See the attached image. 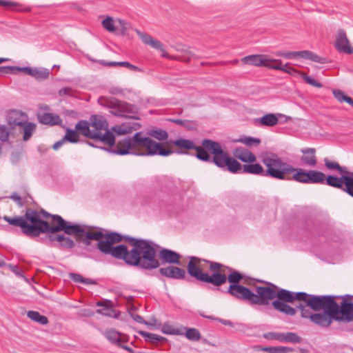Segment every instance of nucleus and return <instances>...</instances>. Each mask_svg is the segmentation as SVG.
I'll return each mask as SVG.
<instances>
[{
	"instance_id": "1",
	"label": "nucleus",
	"mask_w": 353,
	"mask_h": 353,
	"mask_svg": "<svg viewBox=\"0 0 353 353\" xmlns=\"http://www.w3.org/2000/svg\"><path fill=\"white\" fill-rule=\"evenodd\" d=\"M3 219L10 225L19 228L23 234L30 238L46 233V239L54 243V246L63 250L73 248L75 243L70 237L57 234L61 231L73 236L77 241L86 245L90 244V240H99L103 236L101 231H94L86 225L66 221L61 216L51 214L43 209L36 210L28 208L23 216H4Z\"/></svg>"
},
{
	"instance_id": "2",
	"label": "nucleus",
	"mask_w": 353,
	"mask_h": 353,
	"mask_svg": "<svg viewBox=\"0 0 353 353\" xmlns=\"http://www.w3.org/2000/svg\"><path fill=\"white\" fill-rule=\"evenodd\" d=\"M98 241L97 248L105 254L122 259L126 264L146 270H152L161 265L156 258L158 245L142 239L122 236L117 232L104 234Z\"/></svg>"
},
{
	"instance_id": "3",
	"label": "nucleus",
	"mask_w": 353,
	"mask_h": 353,
	"mask_svg": "<svg viewBox=\"0 0 353 353\" xmlns=\"http://www.w3.org/2000/svg\"><path fill=\"white\" fill-rule=\"evenodd\" d=\"M171 143L178 148L176 153L188 154L183 150H194L196 152V157L201 161L212 162L218 168L232 173L240 171L241 164L223 150L220 143L215 141L203 139L202 146H197L192 141L182 138L172 141Z\"/></svg>"
},
{
	"instance_id": "4",
	"label": "nucleus",
	"mask_w": 353,
	"mask_h": 353,
	"mask_svg": "<svg viewBox=\"0 0 353 353\" xmlns=\"http://www.w3.org/2000/svg\"><path fill=\"white\" fill-rule=\"evenodd\" d=\"M187 270L197 281L210 283L216 288L221 287L227 281L230 285H240L243 279V275L232 268L196 256L190 257Z\"/></svg>"
},
{
	"instance_id": "5",
	"label": "nucleus",
	"mask_w": 353,
	"mask_h": 353,
	"mask_svg": "<svg viewBox=\"0 0 353 353\" xmlns=\"http://www.w3.org/2000/svg\"><path fill=\"white\" fill-rule=\"evenodd\" d=\"M329 295L316 296L311 295L306 303V306L314 310L313 313L310 310L299 304L296 306L301 310V316L304 319H309L310 321L321 327H328L333 321H335L334 313L332 309L327 306V303Z\"/></svg>"
},
{
	"instance_id": "6",
	"label": "nucleus",
	"mask_w": 353,
	"mask_h": 353,
	"mask_svg": "<svg viewBox=\"0 0 353 353\" xmlns=\"http://www.w3.org/2000/svg\"><path fill=\"white\" fill-rule=\"evenodd\" d=\"M261 161L266 167L265 176L281 180H291L290 174L294 173L296 168L284 162L275 153L263 152L260 155Z\"/></svg>"
},
{
	"instance_id": "7",
	"label": "nucleus",
	"mask_w": 353,
	"mask_h": 353,
	"mask_svg": "<svg viewBox=\"0 0 353 353\" xmlns=\"http://www.w3.org/2000/svg\"><path fill=\"white\" fill-rule=\"evenodd\" d=\"M325 166L328 170H337L341 175L338 177L333 175L327 176V185L340 189L353 197V172L345 166H341L338 162L324 159Z\"/></svg>"
},
{
	"instance_id": "8",
	"label": "nucleus",
	"mask_w": 353,
	"mask_h": 353,
	"mask_svg": "<svg viewBox=\"0 0 353 353\" xmlns=\"http://www.w3.org/2000/svg\"><path fill=\"white\" fill-rule=\"evenodd\" d=\"M262 296H263V305H267L270 301L274 298L276 301H281L283 303H291L294 301H301L305 303L307 302L312 294H308L305 292H293L285 289L279 288L274 284L268 283V286H263V290H261Z\"/></svg>"
},
{
	"instance_id": "9",
	"label": "nucleus",
	"mask_w": 353,
	"mask_h": 353,
	"mask_svg": "<svg viewBox=\"0 0 353 353\" xmlns=\"http://www.w3.org/2000/svg\"><path fill=\"white\" fill-rule=\"evenodd\" d=\"M145 137L142 132L135 133L132 137L125 138L119 141L111 148L105 149L107 151L118 154L126 155L132 154L143 156Z\"/></svg>"
},
{
	"instance_id": "10",
	"label": "nucleus",
	"mask_w": 353,
	"mask_h": 353,
	"mask_svg": "<svg viewBox=\"0 0 353 353\" xmlns=\"http://www.w3.org/2000/svg\"><path fill=\"white\" fill-rule=\"evenodd\" d=\"M327 306L334 313L335 321L350 322L353 320V296H329Z\"/></svg>"
},
{
	"instance_id": "11",
	"label": "nucleus",
	"mask_w": 353,
	"mask_h": 353,
	"mask_svg": "<svg viewBox=\"0 0 353 353\" xmlns=\"http://www.w3.org/2000/svg\"><path fill=\"white\" fill-rule=\"evenodd\" d=\"M263 290V286H257L255 288L256 293H254L242 285H230L225 292L235 299L249 304L263 305V296L261 292Z\"/></svg>"
},
{
	"instance_id": "12",
	"label": "nucleus",
	"mask_w": 353,
	"mask_h": 353,
	"mask_svg": "<svg viewBox=\"0 0 353 353\" xmlns=\"http://www.w3.org/2000/svg\"><path fill=\"white\" fill-rule=\"evenodd\" d=\"M75 130L79 134L94 141H99L109 146L114 145V135L111 131H106L104 134L93 132L89 121L81 120L75 125Z\"/></svg>"
},
{
	"instance_id": "13",
	"label": "nucleus",
	"mask_w": 353,
	"mask_h": 353,
	"mask_svg": "<svg viewBox=\"0 0 353 353\" xmlns=\"http://www.w3.org/2000/svg\"><path fill=\"white\" fill-rule=\"evenodd\" d=\"M99 103L105 107L112 109L110 112L118 117H127L125 113L136 112V107L126 102L119 101L115 98L100 97Z\"/></svg>"
},
{
	"instance_id": "14",
	"label": "nucleus",
	"mask_w": 353,
	"mask_h": 353,
	"mask_svg": "<svg viewBox=\"0 0 353 353\" xmlns=\"http://www.w3.org/2000/svg\"><path fill=\"white\" fill-rule=\"evenodd\" d=\"M302 183H324L327 184L326 175L318 170H305L301 168H296L292 179Z\"/></svg>"
},
{
	"instance_id": "15",
	"label": "nucleus",
	"mask_w": 353,
	"mask_h": 353,
	"mask_svg": "<svg viewBox=\"0 0 353 353\" xmlns=\"http://www.w3.org/2000/svg\"><path fill=\"white\" fill-rule=\"evenodd\" d=\"M174 151L170 148H164L161 143L154 141L150 137H145L143 156L160 155L167 157Z\"/></svg>"
},
{
	"instance_id": "16",
	"label": "nucleus",
	"mask_w": 353,
	"mask_h": 353,
	"mask_svg": "<svg viewBox=\"0 0 353 353\" xmlns=\"http://www.w3.org/2000/svg\"><path fill=\"white\" fill-rule=\"evenodd\" d=\"M245 65H254L256 67H265L270 69L272 68H276L273 66L274 59H270L268 55L265 54H252L244 57L241 59Z\"/></svg>"
},
{
	"instance_id": "17",
	"label": "nucleus",
	"mask_w": 353,
	"mask_h": 353,
	"mask_svg": "<svg viewBox=\"0 0 353 353\" xmlns=\"http://www.w3.org/2000/svg\"><path fill=\"white\" fill-rule=\"evenodd\" d=\"M135 32L144 44L150 46L154 49L160 50L163 52L162 57L168 59L170 58V54L163 49L162 44L159 41L154 39L150 34L141 32L137 29L135 30Z\"/></svg>"
},
{
	"instance_id": "18",
	"label": "nucleus",
	"mask_w": 353,
	"mask_h": 353,
	"mask_svg": "<svg viewBox=\"0 0 353 353\" xmlns=\"http://www.w3.org/2000/svg\"><path fill=\"white\" fill-rule=\"evenodd\" d=\"M335 46L340 52H343L347 54H352L353 50L351 48L350 41L346 36L343 30H339L336 37Z\"/></svg>"
},
{
	"instance_id": "19",
	"label": "nucleus",
	"mask_w": 353,
	"mask_h": 353,
	"mask_svg": "<svg viewBox=\"0 0 353 353\" xmlns=\"http://www.w3.org/2000/svg\"><path fill=\"white\" fill-rule=\"evenodd\" d=\"M89 123L93 132L104 134L108 129V123L105 119L99 115H92L90 118Z\"/></svg>"
},
{
	"instance_id": "20",
	"label": "nucleus",
	"mask_w": 353,
	"mask_h": 353,
	"mask_svg": "<svg viewBox=\"0 0 353 353\" xmlns=\"http://www.w3.org/2000/svg\"><path fill=\"white\" fill-rule=\"evenodd\" d=\"M159 273L162 276L174 279H183L186 274L185 270L173 265L160 268Z\"/></svg>"
},
{
	"instance_id": "21",
	"label": "nucleus",
	"mask_w": 353,
	"mask_h": 353,
	"mask_svg": "<svg viewBox=\"0 0 353 353\" xmlns=\"http://www.w3.org/2000/svg\"><path fill=\"white\" fill-rule=\"evenodd\" d=\"M159 256L162 264L166 263L170 264L180 265L181 263L180 259L181 256L177 252L171 250L163 248L159 251Z\"/></svg>"
},
{
	"instance_id": "22",
	"label": "nucleus",
	"mask_w": 353,
	"mask_h": 353,
	"mask_svg": "<svg viewBox=\"0 0 353 353\" xmlns=\"http://www.w3.org/2000/svg\"><path fill=\"white\" fill-rule=\"evenodd\" d=\"M232 154L235 159H237L244 163H254L256 161V155L243 147L234 148Z\"/></svg>"
},
{
	"instance_id": "23",
	"label": "nucleus",
	"mask_w": 353,
	"mask_h": 353,
	"mask_svg": "<svg viewBox=\"0 0 353 353\" xmlns=\"http://www.w3.org/2000/svg\"><path fill=\"white\" fill-rule=\"evenodd\" d=\"M27 121V115L19 110H12L8 115V123L11 128L22 126Z\"/></svg>"
},
{
	"instance_id": "24",
	"label": "nucleus",
	"mask_w": 353,
	"mask_h": 353,
	"mask_svg": "<svg viewBox=\"0 0 353 353\" xmlns=\"http://www.w3.org/2000/svg\"><path fill=\"white\" fill-rule=\"evenodd\" d=\"M303 156L301 157V162L308 166L314 167L317 163V159L315 155V148H305L301 150Z\"/></svg>"
},
{
	"instance_id": "25",
	"label": "nucleus",
	"mask_w": 353,
	"mask_h": 353,
	"mask_svg": "<svg viewBox=\"0 0 353 353\" xmlns=\"http://www.w3.org/2000/svg\"><path fill=\"white\" fill-rule=\"evenodd\" d=\"M141 128V125L137 123H123L121 125L112 127V132L118 135L131 133L134 130H137Z\"/></svg>"
},
{
	"instance_id": "26",
	"label": "nucleus",
	"mask_w": 353,
	"mask_h": 353,
	"mask_svg": "<svg viewBox=\"0 0 353 353\" xmlns=\"http://www.w3.org/2000/svg\"><path fill=\"white\" fill-rule=\"evenodd\" d=\"M248 164L241 165L240 171L243 173L262 175L265 176V170L259 163H247Z\"/></svg>"
},
{
	"instance_id": "27",
	"label": "nucleus",
	"mask_w": 353,
	"mask_h": 353,
	"mask_svg": "<svg viewBox=\"0 0 353 353\" xmlns=\"http://www.w3.org/2000/svg\"><path fill=\"white\" fill-rule=\"evenodd\" d=\"M38 120L42 124L50 125H59L62 122L59 115L49 112H45L39 115Z\"/></svg>"
},
{
	"instance_id": "28",
	"label": "nucleus",
	"mask_w": 353,
	"mask_h": 353,
	"mask_svg": "<svg viewBox=\"0 0 353 353\" xmlns=\"http://www.w3.org/2000/svg\"><path fill=\"white\" fill-rule=\"evenodd\" d=\"M104 335L109 341L118 346H121L122 342H126L128 341L127 339H124L121 336L120 332L113 328L107 329L104 332Z\"/></svg>"
},
{
	"instance_id": "29",
	"label": "nucleus",
	"mask_w": 353,
	"mask_h": 353,
	"mask_svg": "<svg viewBox=\"0 0 353 353\" xmlns=\"http://www.w3.org/2000/svg\"><path fill=\"white\" fill-rule=\"evenodd\" d=\"M295 54L296 57H299L319 63H325L327 62L325 58L319 57L316 54L309 50L295 51Z\"/></svg>"
},
{
	"instance_id": "30",
	"label": "nucleus",
	"mask_w": 353,
	"mask_h": 353,
	"mask_svg": "<svg viewBox=\"0 0 353 353\" xmlns=\"http://www.w3.org/2000/svg\"><path fill=\"white\" fill-rule=\"evenodd\" d=\"M272 305L276 310L283 312L287 315L294 316L296 313V309L288 305L287 303L273 301Z\"/></svg>"
},
{
	"instance_id": "31",
	"label": "nucleus",
	"mask_w": 353,
	"mask_h": 353,
	"mask_svg": "<svg viewBox=\"0 0 353 353\" xmlns=\"http://www.w3.org/2000/svg\"><path fill=\"white\" fill-rule=\"evenodd\" d=\"M261 126H274L279 123V118L276 115L272 113H269L261 118L255 120Z\"/></svg>"
},
{
	"instance_id": "32",
	"label": "nucleus",
	"mask_w": 353,
	"mask_h": 353,
	"mask_svg": "<svg viewBox=\"0 0 353 353\" xmlns=\"http://www.w3.org/2000/svg\"><path fill=\"white\" fill-rule=\"evenodd\" d=\"M273 66H275L276 68H272V69L278 70L283 71L290 75H295L296 74H300L301 72H299L295 68L289 66L288 63H286L285 65H282V61L280 59H274V63L272 65Z\"/></svg>"
},
{
	"instance_id": "33",
	"label": "nucleus",
	"mask_w": 353,
	"mask_h": 353,
	"mask_svg": "<svg viewBox=\"0 0 353 353\" xmlns=\"http://www.w3.org/2000/svg\"><path fill=\"white\" fill-rule=\"evenodd\" d=\"M22 128L23 131V140L25 141H28L32 137L33 132L36 130V125L32 122L25 123L22 126H20Z\"/></svg>"
},
{
	"instance_id": "34",
	"label": "nucleus",
	"mask_w": 353,
	"mask_h": 353,
	"mask_svg": "<svg viewBox=\"0 0 353 353\" xmlns=\"http://www.w3.org/2000/svg\"><path fill=\"white\" fill-rule=\"evenodd\" d=\"M259 350L268 353H290L294 351L293 348L277 346V347H259Z\"/></svg>"
},
{
	"instance_id": "35",
	"label": "nucleus",
	"mask_w": 353,
	"mask_h": 353,
	"mask_svg": "<svg viewBox=\"0 0 353 353\" xmlns=\"http://www.w3.org/2000/svg\"><path fill=\"white\" fill-rule=\"evenodd\" d=\"M27 316L31 320L41 325H46L49 322L48 319L46 316L40 314L39 312L37 311H28Z\"/></svg>"
},
{
	"instance_id": "36",
	"label": "nucleus",
	"mask_w": 353,
	"mask_h": 353,
	"mask_svg": "<svg viewBox=\"0 0 353 353\" xmlns=\"http://www.w3.org/2000/svg\"><path fill=\"white\" fill-rule=\"evenodd\" d=\"M100 63L102 65H107V66H124V67H126V68H129L131 70L137 71V72L141 71V69L139 68H138L137 66H135V65L131 64L130 63H129L128 61L105 62L103 61H101Z\"/></svg>"
},
{
	"instance_id": "37",
	"label": "nucleus",
	"mask_w": 353,
	"mask_h": 353,
	"mask_svg": "<svg viewBox=\"0 0 353 353\" xmlns=\"http://www.w3.org/2000/svg\"><path fill=\"white\" fill-rule=\"evenodd\" d=\"M169 121L183 126L188 130H195L196 128V123L192 121L182 120L179 119H170Z\"/></svg>"
},
{
	"instance_id": "38",
	"label": "nucleus",
	"mask_w": 353,
	"mask_h": 353,
	"mask_svg": "<svg viewBox=\"0 0 353 353\" xmlns=\"http://www.w3.org/2000/svg\"><path fill=\"white\" fill-rule=\"evenodd\" d=\"M302 341L301 337L294 332L282 333L281 342H290L294 343H300Z\"/></svg>"
},
{
	"instance_id": "39",
	"label": "nucleus",
	"mask_w": 353,
	"mask_h": 353,
	"mask_svg": "<svg viewBox=\"0 0 353 353\" xmlns=\"http://www.w3.org/2000/svg\"><path fill=\"white\" fill-rule=\"evenodd\" d=\"M148 134L160 141H165L168 138V132L162 129L151 130Z\"/></svg>"
},
{
	"instance_id": "40",
	"label": "nucleus",
	"mask_w": 353,
	"mask_h": 353,
	"mask_svg": "<svg viewBox=\"0 0 353 353\" xmlns=\"http://www.w3.org/2000/svg\"><path fill=\"white\" fill-rule=\"evenodd\" d=\"M63 138L65 141H68L70 143H75L79 141V134L76 130H74L67 128Z\"/></svg>"
},
{
	"instance_id": "41",
	"label": "nucleus",
	"mask_w": 353,
	"mask_h": 353,
	"mask_svg": "<svg viewBox=\"0 0 353 353\" xmlns=\"http://www.w3.org/2000/svg\"><path fill=\"white\" fill-rule=\"evenodd\" d=\"M101 23L103 28L110 32H114L117 30V25H115L114 19L111 17H107L102 21Z\"/></svg>"
},
{
	"instance_id": "42",
	"label": "nucleus",
	"mask_w": 353,
	"mask_h": 353,
	"mask_svg": "<svg viewBox=\"0 0 353 353\" xmlns=\"http://www.w3.org/2000/svg\"><path fill=\"white\" fill-rule=\"evenodd\" d=\"M238 141L245 144L248 147L257 146L261 143V139L250 137H245L240 138L238 140Z\"/></svg>"
},
{
	"instance_id": "43",
	"label": "nucleus",
	"mask_w": 353,
	"mask_h": 353,
	"mask_svg": "<svg viewBox=\"0 0 353 353\" xmlns=\"http://www.w3.org/2000/svg\"><path fill=\"white\" fill-rule=\"evenodd\" d=\"M141 336L148 339L150 342L155 343L157 341H165L167 339L163 336H159L155 334L149 333L145 331H140L139 332Z\"/></svg>"
},
{
	"instance_id": "44",
	"label": "nucleus",
	"mask_w": 353,
	"mask_h": 353,
	"mask_svg": "<svg viewBox=\"0 0 353 353\" xmlns=\"http://www.w3.org/2000/svg\"><path fill=\"white\" fill-rule=\"evenodd\" d=\"M70 278L76 283H82L84 284H96L97 283L91 279H85L83 277L81 274L76 273H70Z\"/></svg>"
},
{
	"instance_id": "45",
	"label": "nucleus",
	"mask_w": 353,
	"mask_h": 353,
	"mask_svg": "<svg viewBox=\"0 0 353 353\" xmlns=\"http://www.w3.org/2000/svg\"><path fill=\"white\" fill-rule=\"evenodd\" d=\"M117 23V30L121 32V34L122 35H126L128 33V30L130 28V25L125 21L124 20H122L121 19H118L116 21Z\"/></svg>"
},
{
	"instance_id": "46",
	"label": "nucleus",
	"mask_w": 353,
	"mask_h": 353,
	"mask_svg": "<svg viewBox=\"0 0 353 353\" xmlns=\"http://www.w3.org/2000/svg\"><path fill=\"white\" fill-rule=\"evenodd\" d=\"M185 336L190 341H197L201 339V334L195 328H188L186 330Z\"/></svg>"
},
{
	"instance_id": "47",
	"label": "nucleus",
	"mask_w": 353,
	"mask_h": 353,
	"mask_svg": "<svg viewBox=\"0 0 353 353\" xmlns=\"http://www.w3.org/2000/svg\"><path fill=\"white\" fill-rule=\"evenodd\" d=\"M50 74L49 70L47 69H37L36 68L34 72V78L38 80L46 79Z\"/></svg>"
},
{
	"instance_id": "48",
	"label": "nucleus",
	"mask_w": 353,
	"mask_h": 353,
	"mask_svg": "<svg viewBox=\"0 0 353 353\" xmlns=\"http://www.w3.org/2000/svg\"><path fill=\"white\" fill-rule=\"evenodd\" d=\"M17 73H19L18 66H0V74Z\"/></svg>"
},
{
	"instance_id": "49",
	"label": "nucleus",
	"mask_w": 353,
	"mask_h": 353,
	"mask_svg": "<svg viewBox=\"0 0 353 353\" xmlns=\"http://www.w3.org/2000/svg\"><path fill=\"white\" fill-rule=\"evenodd\" d=\"M301 75L302 76L303 79L310 85L316 87V88H322L323 85L312 78L310 76L306 75L305 73H301Z\"/></svg>"
},
{
	"instance_id": "50",
	"label": "nucleus",
	"mask_w": 353,
	"mask_h": 353,
	"mask_svg": "<svg viewBox=\"0 0 353 353\" xmlns=\"http://www.w3.org/2000/svg\"><path fill=\"white\" fill-rule=\"evenodd\" d=\"M161 331L163 333L167 334H181V332L178 330L174 328L172 326L168 324H164L162 327Z\"/></svg>"
},
{
	"instance_id": "51",
	"label": "nucleus",
	"mask_w": 353,
	"mask_h": 353,
	"mask_svg": "<svg viewBox=\"0 0 353 353\" xmlns=\"http://www.w3.org/2000/svg\"><path fill=\"white\" fill-rule=\"evenodd\" d=\"M0 6H3L11 10H17L16 9L17 7L20 5L18 3L13 2L8 0H0Z\"/></svg>"
},
{
	"instance_id": "52",
	"label": "nucleus",
	"mask_w": 353,
	"mask_h": 353,
	"mask_svg": "<svg viewBox=\"0 0 353 353\" xmlns=\"http://www.w3.org/2000/svg\"><path fill=\"white\" fill-rule=\"evenodd\" d=\"M332 93L334 97L341 103L345 101L347 98V95H346L343 91L338 89H334L332 90Z\"/></svg>"
},
{
	"instance_id": "53",
	"label": "nucleus",
	"mask_w": 353,
	"mask_h": 353,
	"mask_svg": "<svg viewBox=\"0 0 353 353\" xmlns=\"http://www.w3.org/2000/svg\"><path fill=\"white\" fill-rule=\"evenodd\" d=\"M263 336L268 340H276L281 342L282 333L268 332L265 334Z\"/></svg>"
},
{
	"instance_id": "54",
	"label": "nucleus",
	"mask_w": 353,
	"mask_h": 353,
	"mask_svg": "<svg viewBox=\"0 0 353 353\" xmlns=\"http://www.w3.org/2000/svg\"><path fill=\"white\" fill-rule=\"evenodd\" d=\"M178 52H180L182 53L181 55H180V57L182 59H188V63L190 62L191 58L194 56V54L188 49H177Z\"/></svg>"
},
{
	"instance_id": "55",
	"label": "nucleus",
	"mask_w": 353,
	"mask_h": 353,
	"mask_svg": "<svg viewBox=\"0 0 353 353\" xmlns=\"http://www.w3.org/2000/svg\"><path fill=\"white\" fill-rule=\"evenodd\" d=\"M9 131L8 128L5 126H1L0 128V139L2 141H6L9 138Z\"/></svg>"
},
{
	"instance_id": "56",
	"label": "nucleus",
	"mask_w": 353,
	"mask_h": 353,
	"mask_svg": "<svg viewBox=\"0 0 353 353\" xmlns=\"http://www.w3.org/2000/svg\"><path fill=\"white\" fill-rule=\"evenodd\" d=\"M36 68H32L30 67H19V72H23L32 77H34Z\"/></svg>"
},
{
	"instance_id": "57",
	"label": "nucleus",
	"mask_w": 353,
	"mask_h": 353,
	"mask_svg": "<svg viewBox=\"0 0 353 353\" xmlns=\"http://www.w3.org/2000/svg\"><path fill=\"white\" fill-rule=\"evenodd\" d=\"M77 314L80 317H90L94 315V312L90 309H82Z\"/></svg>"
},
{
	"instance_id": "58",
	"label": "nucleus",
	"mask_w": 353,
	"mask_h": 353,
	"mask_svg": "<svg viewBox=\"0 0 353 353\" xmlns=\"http://www.w3.org/2000/svg\"><path fill=\"white\" fill-rule=\"evenodd\" d=\"M201 315L205 318H208V319H212V320H217L225 325H229V326L233 325V323L230 321H228V320H224V319H218V318H214L211 316H205L203 314H201Z\"/></svg>"
},
{
	"instance_id": "59",
	"label": "nucleus",
	"mask_w": 353,
	"mask_h": 353,
	"mask_svg": "<svg viewBox=\"0 0 353 353\" xmlns=\"http://www.w3.org/2000/svg\"><path fill=\"white\" fill-rule=\"evenodd\" d=\"M276 54L279 57H282L286 59L296 57L295 52H278Z\"/></svg>"
},
{
	"instance_id": "60",
	"label": "nucleus",
	"mask_w": 353,
	"mask_h": 353,
	"mask_svg": "<svg viewBox=\"0 0 353 353\" xmlns=\"http://www.w3.org/2000/svg\"><path fill=\"white\" fill-rule=\"evenodd\" d=\"M59 94L60 96H63V95L73 96L74 91L70 88L65 87V88H61L59 91Z\"/></svg>"
},
{
	"instance_id": "61",
	"label": "nucleus",
	"mask_w": 353,
	"mask_h": 353,
	"mask_svg": "<svg viewBox=\"0 0 353 353\" xmlns=\"http://www.w3.org/2000/svg\"><path fill=\"white\" fill-rule=\"evenodd\" d=\"M132 318L137 323H143V324L148 325H152V324L149 323L148 322L145 321L143 319V318L141 316L139 315V314L133 315Z\"/></svg>"
},
{
	"instance_id": "62",
	"label": "nucleus",
	"mask_w": 353,
	"mask_h": 353,
	"mask_svg": "<svg viewBox=\"0 0 353 353\" xmlns=\"http://www.w3.org/2000/svg\"><path fill=\"white\" fill-rule=\"evenodd\" d=\"M10 198L14 200L19 206L23 205L21 197L17 193H14Z\"/></svg>"
},
{
	"instance_id": "63",
	"label": "nucleus",
	"mask_w": 353,
	"mask_h": 353,
	"mask_svg": "<svg viewBox=\"0 0 353 353\" xmlns=\"http://www.w3.org/2000/svg\"><path fill=\"white\" fill-rule=\"evenodd\" d=\"M65 142V140H64V138L63 137L62 139H61L60 141L56 142L53 145L52 148L54 150H58Z\"/></svg>"
},
{
	"instance_id": "64",
	"label": "nucleus",
	"mask_w": 353,
	"mask_h": 353,
	"mask_svg": "<svg viewBox=\"0 0 353 353\" xmlns=\"http://www.w3.org/2000/svg\"><path fill=\"white\" fill-rule=\"evenodd\" d=\"M169 59L180 61H183L185 63H188V59H185L181 58L180 56H174V55H170Z\"/></svg>"
}]
</instances>
